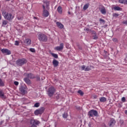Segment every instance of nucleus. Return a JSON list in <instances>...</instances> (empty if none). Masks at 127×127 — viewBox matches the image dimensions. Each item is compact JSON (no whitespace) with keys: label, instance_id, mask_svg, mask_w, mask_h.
I'll list each match as a JSON object with an SVG mask.
<instances>
[{"label":"nucleus","instance_id":"obj_1","mask_svg":"<svg viewBox=\"0 0 127 127\" xmlns=\"http://www.w3.org/2000/svg\"><path fill=\"white\" fill-rule=\"evenodd\" d=\"M44 4L42 5L43 6V14L42 15L44 17H48L49 16V9H50V7H49L50 3L49 1L45 0L44 1ZM46 5V6H45Z\"/></svg>","mask_w":127,"mask_h":127},{"label":"nucleus","instance_id":"obj_2","mask_svg":"<svg viewBox=\"0 0 127 127\" xmlns=\"http://www.w3.org/2000/svg\"><path fill=\"white\" fill-rule=\"evenodd\" d=\"M38 39L41 42H47L48 37L45 34L40 33L38 34Z\"/></svg>","mask_w":127,"mask_h":127},{"label":"nucleus","instance_id":"obj_3","mask_svg":"<svg viewBox=\"0 0 127 127\" xmlns=\"http://www.w3.org/2000/svg\"><path fill=\"white\" fill-rule=\"evenodd\" d=\"M2 15L4 17V18L7 19V20H12L13 19V16L12 13H8L7 12L3 11Z\"/></svg>","mask_w":127,"mask_h":127},{"label":"nucleus","instance_id":"obj_4","mask_svg":"<svg viewBox=\"0 0 127 127\" xmlns=\"http://www.w3.org/2000/svg\"><path fill=\"white\" fill-rule=\"evenodd\" d=\"M56 92V89L53 86H51L48 90L47 94L49 97H52Z\"/></svg>","mask_w":127,"mask_h":127},{"label":"nucleus","instance_id":"obj_5","mask_svg":"<svg viewBox=\"0 0 127 127\" xmlns=\"http://www.w3.org/2000/svg\"><path fill=\"white\" fill-rule=\"evenodd\" d=\"M88 116L89 118H93V117H98V111L92 109L88 112Z\"/></svg>","mask_w":127,"mask_h":127},{"label":"nucleus","instance_id":"obj_6","mask_svg":"<svg viewBox=\"0 0 127 127\" xmlns=\"http://www.w3.org/2000/svg\"><path fill=\"white\" fill-rule=\"evenodd\" d=\"M27 61L25 59H21L18 60L16 63L18 66H22V65H24V64H26L27 63Z\"/></svg>","mask_w":127,"mask_h":127},{"label":"nucleus","instance_id":"obj_7","mask_svg":"<svg viewBox=\"0 0 127 127\" xmlns=\"http://www.w3.org/2000/svg\"><path fill=\"white\" fill-rule=\"evenodd\" d=\"M44 113V108L42 107L41 109L36 110L34 112V114L36 116H38V115H42V114H43Z\"/></svg>","mask_w":127,"mask_h":127},{"label":"nucleus","instance_id":"obj_8","mask_svg":"<svg viewBox=\"0 0 127 127\" xmlns=\"http://www.w3.org/2000/svg\"><path fill=\"white\" fill-rule=\"evenodd\" d=\"M64 48V44L63 43H61L60 46L56 47L55 49L57 51H61V50H63Z\"/></svg>","mask_w":127,"mask_h":127},{"label":"nucleus","instance_id":"obj_9","mask_svg":"<svg viewBox=\"0 0 127 127\" xmlns=\"http://www.w3.org/2000/svg\"><path fill=\"white\" fill-rule=\"evenodd\" d=\"M40 124V122L34 119H31L30 121V124L34 125V126H38Z\"/></svg>","mask_w":127,"mask_h":127},{"label":"nucleus","instance_id":"obj_10","mask_svg":"<svg viewBox=\"0 0 127 127\" xmlns=\"http://www.w3.org/2000/svg\"><path fill=\"white\" fill-rule=\"evenodd\" d=\"M116 125V120L114 118H111L109 122V126L110 127H113Z\"/></svg>","mask_w":127,"mask_h":127},{"label":"nucleus","instance_id":"obj_11","mask_svg":"<svg viewBox=\"0 0 127 127\" xmlns=\"http://www.w3.org/2000/svg\"><path fill=\"white\" fill-rule=\"evenodd\" d=\"M26 86H22L19 88V90L21 92V94H22V95H24V94L26 93Z\"/></svg>","mask_w":127,"mask_h":127},{"label":"nucleus","instance_id":"obj_12","mask_svg":"<svg viewBox=\"0 0 127 127\" xmlns=\"http://www.w3.org/2000/svg\"><path fill=\"white\" fill-rule=\"evenodd\" d=\"M1 51L4 54H6L7 55H10V54H11V52H10V51L6 49H3L1 50Z\"/></svg>","mask_w":127,"mask_h":127},{"label":"nucleus","instance_id":"obj_13","mask_svg":"<svg viewBox=\"0 0 127 127\" xmlns=\"http://www.w3.org/2000/svg\"><path fill=\"white\" fill-rule=\"evenodd\" d=\"M24 43L27 46H29L31 44V40L30 39H25L24 40Z\"/></svg>","mask_w":127,"mask_h":127},{"label":"nucleus","instance_id":"obj_14","mask_svg":"<svg viewBox=\"0 0 127 127\" xmlns=\"http://www.w3.org/2000/svg\"><path fill=\"white\" fill-rule=\"evenodd\" d=\"M26 76L27 77V78H29V79H35L36 77L35 75H34V74L30 73H27L26 74Z\"/></svg>","mask_w":127,"mask_h":127},{"label":"nucleus","instance_id":"obj_15","mask_svg":"<svg viewBox=\"0 0 127 127\" xmlns=\"http://www.w3.org/2000/svg\"><path fill=\"white\" fill-rule=\"evenodd\" d=\"M100 10L102 14H106V13H107L106 8L103 6H102V7L100 8Z\"/></svg>","mask_w":127,"mask_h":127},{"label":"nucleus","instance_id":"obj_16","mask_svg":"<svg viewBox=\"0 0 127 127\" xmlns=\"http://www.w3.org/2000/svg\"><path fill=\"white\" fill-rule=\"evenodd\" d=\"M53 65H54V67H58V66L59 65V62L55 59H54L53 61Z\"/></svg>","mask_w":127,"mask_h":127},{"label":"nucleus","instance_id":"obj_17","mask_svg":"<svg viewBox=\"0 0 127 127\" xmlns=\"http://www.w3.org/2000/svg\"><path fill=\"white\" fill-rule=\"evenodd\" d=\"M56 24L57 26H58L59 28H60L61 29L64 28V25H63V24L60 23V22H57Z\"/></svg>","mask_w":127,"mask_h":127},{"label":"nucleus","instance_id":"obj_18","mask_svg":"<svg viewBox=\"0 0 127 127\" xmlns=\"http://www.w3.org/2000/svg\"><path fill=\"white\" fill-rule=\"evenodd\" d=\"M24 81L27 85H30V84H31V81H30V79H29L28 77L24 78Z\"/></svg>","mask_w":127,"mask_h":127},{"label":"nucleus","instance_id":"obj_19","mask_svg":"<svg viewBox=\"0 0 127 127\" xmlns=\"http://www.w3.org/2000/svg\"><path fill=\"white\" fill-rule=\"evenodd\" d=\"M92 38L94 40L98 39V37L97 36V33L95 31L92 32Z\"/></svg>","mask_w":127,"mask_h":127},{"label":"nucleus","instance_id":"obj_20","mask_svg":"<svg viewBox=\"0 0 127 127\" xmlns=\"http://www.w3.org/2000/svg\"><path fill=\"white\" fill-rule=\"evenodd\" d=\"M57 11L59 12V13H60V14H62V7H61V6H59L57 8Z\"/></svg>","mask_w":127,"mask_h":127},{"label":"nucleus","instance_id":"obj_21","mask_svg":"<svg viewBox=\"0 0 127 127\" xmlns=\"http://www.w3.org/2000/svg\"><path fill=\"white\" fill-rule=\"evenodd\" d=\"M100 102L105 103V102H107V98L106 97H101L100 98Z\"/></svg>","mask_w":127,"mask_h":127},{"label":"nucleus","instance_id":"obj_22","mask_svg":"<svg viewBox=\"0 0 127 127\" xmlns=\"http://www.w3.org/2000/svg\"><path fill=\"white\" fill-rule=\"evenodd\" d=\"M119 3H124V4H127V0H119Z\"/></svg>","mask_w":127,"mask_h":127},{"label":"nucleus","instance_id":"obj_23","mask_svg":"<svg viewBox=\"0 0 127 127\" xmlns=\"http://www.w3.org/2000/svg\"><path fill=\"white\" fill-rule=\"evenodd\" d=\"M7 23H8V21H7V20H3L2 26H3V27H4L5 26V25H6V24H7Z\"/></svg>","mask_w":127,"mask_h":127},{"label":"nucleus","instance_id":"obj_24","mask_svg":"<svg viewBox=\"0 0 127 127\" xmlns=\"http://www.w3.org/2000/svg\"><path fill=\"white\" fill-rule=\"evenodd\" d=\"M52 56L54 57V58H56V59H58V55L52 53L51 54Z\"/></svg>","mask_w":127,"mask_h":127},{"label":"nucleus","instance_id":"obj_25","mask_svg":"<svg viewBox=\"0 0 127 127\" xmlns=\"http://www.w3.org/2000/svg\"><path fill=\"white\" fill-rule=\"evenodd\" d=\"M63 117L64 119H67L68 117V113L66 112H64V114H63Z\"/></svg>","mask_w":127,"mask_h":127},{"label":"nucleus","instance_id":"obj_26","mask_svg":"<svg viewBox=\"0 0 127 127\" xmlns=\"http://www.w3.org/2000/svg\"><path fill=\"white\" fill-rule=\"evenodd\" d=\"M88 7H89V3H87L84 5L83 10H86V9H87Z\"/></svg>","mask_w":127,"mask_h":127},{"label":"nucleus","instance_id":"obj_27","mask_svg":"<svg viewBox=\"0 0 127 127\" xmlns=\"http://www.w3.org/2000/svg\"><path fill=\"white\" fill-rule=\"evenodd\" d=\"M3 86H4V83H3V81H2V80H1V79H0V87Z\"/></svg>","mask_w":127,"mask_h":127},{"label":"nucleus","instance_id":"obj_28","mask_svg":"<svg viewBox=\"0 0 127 127\" xmlns=\"http://www.w3.org/2000/svg\"><path fill=\"white\" fill-rule=\"evenodd\" d=\"M77 92L80 96H83L84 95V92L81 90H78Z\"/></svg>","mask_w":127,"mask_h":127},{"label":"nucleus","instance_id":"obj_29","mask_svg":"<svg viewBox=\"0 0 127 127\" xmlns=\"http://www.w3.org/2000/svg\"><path fill=\"white\" fill-rule=\"evenodd\" d=\"M114 9V10H121V7L119 6H115Z\"/></svg>","mask_w":127,"mask_h":127},{"label":"nucleus","instance_id":"obj_30","mask_svg":"<svg viewBox=\"0 0 127 127\" xmlns=\"http://www.w3.org/2000/svg\"><path fill=\"white\" fill-rule=\"evenodd\" d=\"M85 71H91V67L89 66H87L85 69Z\"/></svg>","mask_w":127,"mask_h":127},{"label":"nucleus","instance_id":"obj_31","mask_svg":"<svg viewBox=\"0 0 127 127\" xmlns=\"http://www.w3.org/2000/svg\"><path fill=\"white\" fill-rule=\"evenodd\" d=\"M0 98H3L4 97V94L1 91H0Z\"/></svg>","mask_w":127,"mask_h":127},{"label":"nucleus","instance_id":"obj_32","mask_svg":"<svg viewBox=\"0 0 127 127\" xmlns=\"http://www.w3.org/2000/svg\"><path fill=\"white\" fill-rule=\"evenodd\" d=\"M40 105V104H39V103H35V104H34V107L35 108H38V107H39Z\"/></svg>","mask_w":127,"mask_h":127},{"label":"nucleus","instance_id":"obj_33","mask_svg":"<svg viewBox=\"0 0 127 127\" xmlns=\"http://www.w3.org/2000/svg\"><path fill=\"white\" fill-rule=\"evenodd\" d=\"M14 45H15L16 46H18V45H19V42L18 41H15Z\"/></svg>","mask_w":127,"mask_h":127},{"label":"nucleus","instance_id":"obj_34","mask_svg":"<svg viewBox=\"0 0 127 127\" xmlns=\"http://www.w3.org/2000/svg\"><path fill=\"white\" fill-rule=\"evenodd\" d=\"M30 51H31V52H32L33 53H34V52H35V49L31 48L30 49Z\"/></svg>","mask_w":127,"mask_h":127},{"label":"nucleus","instance_id":"obj_35","mask_svg":"<svg viewBox=\"0 0 127 127\" xmlns=\"http://www.w3.org/2000/svg\"><path fill=\"white\" fill-rule=\"evenodd\" d=\"M86 69V65H82L81 66V70H84Z\"/></svg>","mask_w":127,"mask_h":127},{"label":"nucleus","instance_id":"obj_36","mask_svg":"<svg viewBox=\"0 0 127 127\" xmlns=\"http://www.w3.org/2000/svg\"><path fill=\"white\" fill-rule=\"evenodd\" d=\"M99 21L100 22H102V23H105V20H104L103 19H100Z\"/></svg>","mask_w":127,"mask_h":127},{"label":"nucleus","instance_id":"obj_37","mask_svg":"<svg viewBox=\"0 0 127 127\" xmlns=\"http://www.w3.org/2000/svg\"><path fill=\"white\" fill-rule=\"evenodd\" d=\"M14 85H15V86H18L19 83L18 82V81H14Z\"/></svg>","mask_w":127,"mask_h":127},{"label":"nucleus","instance_id":"obj_38","mask_svg":"<svg viewBox=\"0 0 127 127\" xmlns=\"http://www.w3.org/2000/svg\"><path fill=\"white\" fill-rule=\"evenodd\" d=\"M113 16H114V17H118V16H119V14L117 13H114L113 14Z\"/></svg>","mask_w":127,"mask_h":127},{"label":"nucleus","instance_id":"obj_39","mask_svg":"<svg viewBox=\"0 0 127 127\" xmlns=\"http://www.w3.org/2000/svg\"><path fill=\"white\" fill-rule=\"evenodd\" d=\"M112 40L113 42H118V39L117 38H113Z\"/></svg>","mask_w":127,"mask_h":127},{"label":"nucleus","instance_id":"obj_40","mask_svg":"<svg viewBox=\"0 0 127 127\" xmlns=\"http://www.w3.org/2000/svg\"><path fill=\"white\" fill-rule=\"evenodd\" d=\"M122 102H126V97H123V98H122Z\"/></svg>","mask_w":127,"mask_h":127},{"label":"nucleus","instance_id":"obj_41","mask_svg":"<svg viewBox=\"0 0 127 127\" xmlns=\"http://www.w3.org/2000/svg\"><path fill=\"white\" fill-rule=\"evenodd\" d=\"M35 78H36L37 81H39L40 80V77L39 76H37Z\"/></svg>","mask_w":127,"mask_h":127},{"label":"nucleus","instance_id":"obj_42","mask_svg":"<svg viewBox=\"0 0 127 127\" xmlns=\"http://www.w3.org/2000/svg\"><path fill=\"white\" fill-rule=\"evenodd\" d=\"M84 30L85 31H90V29L88 28H85L84 29Z\"/></svg>","mask_w":127,"mask_h":127},{"label":"nucleus","instance_id":"obj_43","mask_svg":"<svg viewBox=\"0 0 127 127\" xmlns=\"http://www.w3.org/2000/svg\"><path fill=\"white\" fill-rule=\"evenodd\" d=\"M17 19L18 20H22V17H18Z\"/></svg>","mask_w":127,"mask_h":127},{"label":"nucleus","instance_id":"obj_44","mask_svg":"<svg viewBox=\"0 0 127 127\" xmlns=\"http://www.w3.org/2000/svg\"><path fill=\"white\" fill-rule=\"evenodd\" d=\"M98 98V96H97V95H94L93 96V99H97Z\"/></svg>","mask_w":127,"mask_h":127},{"label":"nucleus","instance_id":"obj_45","mask_svg":"<svg viewBox=\"0 0 127 127\" xmlns=\"http://www.w3.org/2000/svg\"><path fill=\"white\" fill-rule=\"evenodd\" d=\"M124 24H127V20L123 22Z\"/></svg>","mask_w":127,"mask_h":127},{"label":"nucleus","instance_id":"obj_46","mask_svg":"<svg viewBox=\"0 0 127 127\" xmlns=\"http://www.w3.org/2000/svg\"><path fill=\"white\" fill-rule=\"evenodd\" d=\"M125 114L126 115V116H127V110L125 111Z\"/></svg>","mask_w":127,"mask_h":127},{"label":"nucleus","instance_id":"obj_47","mask_svg":"<svg viewBox=\"0 0 127 127\" xmlns=\"http://www.w3.org/2000/svg\"><path fill=\"white\" fill-rule=\"evenodd\" d=\"M0 20H1V14H0Z\"/></svg>","mask_w":127,"mask_h":127},{"label":"nucleus","instance_id":"obj_48","mask_svg":"<svg viewBox=\"0 0 127 127\" xmlns=\"http://www.w3.org/2000/svg\"><path fill=\"white\" fill-rule=\"evenodd\" d=\"M34 18L35 19H37V18L36 17H34Z\"/></svg>","mask_w":127,"mask_h":127},{"label":"nucleus","instance_id":"obj_49","mask_svg":"<svg viewBox=\"0 0 127 127\" xmlns=\"http://www.w3.org/2000/svg\"><path fill=\"white\" fill-rule=\"evenodd\" d=\"M68 14H71V13L70 12V11H68Z\"/></svg>","mask_w":127,"mask_h":127},{"label":"nucleus","instance_id":"obj_50","mask_svg":"<svg viewBox=\"0 0 127 127\" xmlns=\"http://www.w3.org/2000/svg\"><path fill=\"white\" fill-rule=\"evenodd\" d=\"M58 99H59V96H58V97H57Z\"/></svg>","mask_w":127,"mask_h":127},{"label":"nucleus","instance_id":"obj_51","mask_svg":"<svg viewBox=\"0 0 127 127\" xmlns=\"http://www.w3.org/2000/svg\"><path fill=\"white\" fill-rule=\"evenodd\" d=\"M7 0V1H9V0Z\"/></svg>","mask_w":127,"mask_h":127}]
</instances>
